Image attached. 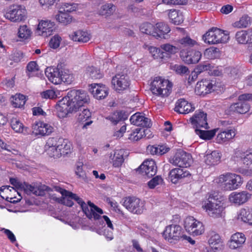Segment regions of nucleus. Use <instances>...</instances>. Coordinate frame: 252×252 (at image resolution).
I'll use <instances>...</instances> for the list:
<instances>
[{"label":"nucleus","mask_w":252,"mask_h":252,"mask_svg":"<svg viewBox=\"0 0 252 252\" xmlns=\"http://www.w3.org/2000/svg\"><path fill=\"white\" fill-rule=\"evenodd\" d=\"M54 189L56 191L60 192L62 196H69L71 199L76 201L81 207L82 211L85 215H88L89 216H91L90 213L88 212V206L87 204L80 198L76 194L73 193L72 192L68 191L65 189H63L60 187L55 186Z\"/></svg>","instance_id":"nucleus-15"},{"label":"nucleus","mask_w":252,"mask_h":252,"mask_svg":"<svg viewBox=\"0 0 252 252\" xmlns=\"http://www.w3.org/2000/svg\"><path fill=\"white\" fill-rule=\"evenodd\" d=\"M214 81L210 80L203 79L197 82L195 92L198 95H204L215 90Z\"/></svg>","instance_id":"nucleus-17"},{"label":"nucleus","mask_w":252,"mask_h":252,"mask_svg":"<svg viewBox=\"0 0 252 252\" xmlns=\"http://www.w3.org/2000/svg\"><path fill=\"white\" fill-rule=\"evenodd\" d=\"M205 43L209 44H217L226 42L229 37L225 31L217 28H212L203 36Z\"/></svg>","instance_id":"nucleus-3"},{"label":"nucleus","mask_w":252,"mask_h":252,"mask_svg":"<svg viewBox=\"0 0 252 252\" xmlns=\"http://www.w3.org/2000/svg\"><path fill=\"white\" fill-rule=\"evenodd\" d=\"M87 203V206L89 205L90 207V208L88 207V212L91 216H89L88 215H86V217L89 219L94 218V220H99L101 217L100 215L103 213V210L90 201H89Z\"/></svg>","instance_id":"nucleus-32"},{"label":"nucleus","mask_w":252,"mask_h":252,"mask_svg":"<svg viewBox=\"0 0 252 252\" xmlns=\"http://www.w3.org/2000/svg\"><path fill=\"white\" fill-rule=\"evenodd\" d=\"M77 8V4L76 3H65L62 6L59 10L68 13L75 11Z\"/></svg>","instance_id":"nucleus-55"},{"label":"nucleus","mask_w":252,"mask_h":252,"mask_svg":"<svg viewBox=\"0 0 252 252\" xmlns=\"http://www.w3.org/2000/svg\"><path fill=\"white\" fill-rule=\"evenodd\" d=\"M221 154L218 151H214L205 157V162L207 165L212 166L218 164L220 161Z\"/></svg>","instance_id":"nucleus-33"},{"label":"nucleus","mask_w":252,"mask_h":252,"mask_svg":"<svg viewBox=\"0 0 252 252\" xmlns=\"http://www.w3.org/2000/svg\"><path fill=\"white\" fill-rule=\"evenodd\" d=\"M191 155L182 150H178L173 157L170 159L171 163L181 168L189 167L192 163Z\"/></svg>","instance_id":"nucleus-8"},{"label":"nucleus","mask_w":252,"mask_h":252,"mask_svg":"<svg viewBox=\"0 0 252 252\" xmlns=\"http://www.w3.org/2000/svg\"><path fill=\"white\" fill-rule=\"evenodd\" d=\"M178 42L182 47L191 48L197 45V42L189 36L181 38L179 39Z\"/></svg>","instance_id":"nucleus-46"},{"label":"nucleus","mask_w":252,"mask_h":252,"mask_svg":"<svg viewBox=\"0 0 252 252\" xmlns=\"http://www.w3.org/2000/svg\"><path fill=\"white\" fill-rule=\"evenodd\" d=\"M62 82H63L67 84H70L73 81V75L67 70H62Z\"/></svg>","instance_id":"nucleus-53"},{"label":"nucleus","mask_w":252,"mask_h":252,"mask_svg":"<svg viewBox=\"0 0 252 252\" xmlns=\"http://www.w3.org/2000/svg\"><path fill=\"white\" fill-rule=\"evenodd\" d=\"M251 24V19L247 15L243 16L239 21L233 24V26L237 28H244Z\"/></svg>","instance_id":"nucleus-45"},{"label":"nucleus","mask_w":252,"mask_h":252,"mask_svg":"<svg viewBox=\"0 0 252 252\" xmlns=\"http://www.w3.org/2000/svg\"><path fill=\"white\" fill-rule=\"evenodd\" d=\"M207 113L199 110L195 112L189 120L191 125L196 128L195 129L201 127L208 129L209 127L207 123Z\"/></svg>","instance_id":"nucleus-14"},{"label":"nucleus","mask_w":252,"mask_h":252,"mask_svg":"<svg viewBox=\"0 0 252 252\" xmlns=\"http://www.w3.org/2000/svg\"><path fill=\"white\" fill-rule=\"evenodd\" d=\"M251 197V194L246 191L233 192L229 196L230 203L235 205H241L247 202Z\"/></svg>","instance_id":"nucleus-19"},{"label":"nucleus","mask_w":252,"mask_h":252,"mask_svg":"<svg viewBox=\"0 0 252 252\" xmlns=\"http://www.w3.org/2000/svg\"><path fill=\"white\" fill-rule=\"evenodd\" d=\"M237 219L252 225V208L241 209L238 213Z\"/></svg>","instance_id":"nucleus-31"},{"label":"nucleus","mask_w":252,"mask_h":252,"mask_svg":"<svg viewBox=\"0 0 252 252\" xmlns=\"http://www.w3.org/2000/svg\"><path fill=\"white\" fill-rule=\"evenodd\" d=\"M116 10V6L112 3L103 4L97 10V14L101 16H109L113 14Z\"/></svg>","instance_id":"nucleus-36"},{"label":"nucleus","mask_w":252,"mask_h":252,"mask_svg":"<svg viewBox=\"0 0 252 252\" xmlns=\"http://www.w3.org/2000/svg\"><path fill=\"white\" fill-rule=\"evenodd\" d=\"M90 101L88 93L83 90H72L67 95L59 100L56 105V109L60 117L64 118L68 114L81 110L85 105Z\"/></svg>","instance_id":"nucleus-1"},{"label":"nucleus","mask_w":252,"mask_h":252,"mask_svg":"<svg viewBox=\"0 0 252 252\" xmlns=\"http://www.w3.org/2000/svg\"><path fill=\"white\" fill-rule=\"evenodd\" d=\"M70 37L72 40L80 43L87 42L91 38L90 34L81 30L74 32L71 35H70Z\"/></svg>","instance_id":"nucleus-34"},{"label":"nucleus","mask_w":252,"mask_h":252,"mask_svg":"<svg viewBox=\"0 0 252 252\" xmlns=\"http://www.w3.org/2000/svg\"><path fill=\"white\" fill-rule=\"evenodd\" d=\"M45 73L49 80L55 84H60L62 83V70L58 67H47Z\"/></svg>","instance_id":"nucleus-24"},{"label":"nucleus","mask_w":252,"mask_h":252,"mask_svg":"<svg viewBox=\"0 0 252 252\" xmlns=\"http://www.w3.org/2000/svg\"><path fill=\"white\" fill-rule=\"evenodd\" d=\"M26 14V10L24 6L16 4L9 6L4 16L12 22H20L25 20Z\"/></svg>","instance_id":"nucleus-6"},{"label":"nucleus","mask_w":252,"mask_h":252,"mask_svg":"<svg viewBox=\"0 0 252 252\" xmlns=\"http://www.w3.org/2000/svg\"><path fill=\"white\" fill-rule=\"evenodd\" d=\"M162 50L169 54H175L178 51V48L170 44H163L160 46Z\"/></svg>","instance_id":"nucleus-58"},{"label":"nucleus","mask_w":252,"mask_h":252,"mask_svg":"<svg viewBox=\"0 0 252 252\" xmlns=\"http://www.w3.org/2000/svg\"><path fill=\"white\" fill-rule=\"evenodd\" d=\"M129 114L124 110L114 112L106 117L112 124L116 125L121 122H123L127 119Z\"/></svg>","instance_id":"nucleus-30"},{"label":"nucleus","mask_w":252,"mask_h":252,"mask_svg":"<svg viewBox=\"0 0 252 252\" xmlns=\"http://www.w3.org/2000/svg\"><path fill=\"white\" fill-rule=\"evenodd\" d=\"M10 182L15 188L23 189L27 194L30 195L32 194L37 196H43L45 191L50 190V188L45 185L34 187L26 183L22 184L15 178H10Z\"/></svg>","instance_id":"nucleus-4"},{"label":"nucleus","mask_w":252,"mask_h":252,"mask_svg":"<svg viewBox=\"0 0 252 252\" xmlns=\"http://www.w3.org/2000/svg\"><path fill=\"white\" fill-rule=\"evenodd\" d=\"M204 207L208 215L215 218L221 217L224 208L222 200L211 196L205 203Z\"/></svg>","instance_id":"nucleus-5"},{"label":"nucleus","mask_w":252,"mask_h":252,"mask_svg":"<svg viewBox=\"0 0 252 252\" xmlns=\"http://www.w3.org/2000/svg\"><path fill=\"white\" fill-rule=\"evenodd\" d=\"M211 65L207 62L204 63L203 64H200L195 68V70L199 74L201 72L207 70H209L211 67Z\"/></svg>","instance_id":"nucleus-63"},{"label":"nucleus","mask_w":252,"mask_h":252,"mask_svg":"<svg viewBox=\"0 0 252 252\" xmlns=\"http://www.w3.org/2000/svg\"><path fill=\"white\" fill-rule=\"evenodd\" d=\"M234 157L237 161H241L244 165H249L252 163V149L246 152L237 150L235 152Z\"/></svg>","instance_id":"nucleus-28"},{"label":"nucleus","mask_w":252,"mask_h":252,"mask_svg":"<svg viewBox=\"0 0 252 252\" xmlns=\"http://www.w3.org/2000/svg\"><path fill=\"white\" fill-rule=\"evenodd\" d=\"M123 205L127 210L136 214H141L144 210L143 203L134 196L124 198Z\"/></svg>","instance_id":"nucleus-9"},{"label":"nucleus","mask_w":252,"mask_h":252,"mask_svg":"<svg viewBox=\"0 0 252 252\" xmlns=\"http://www.w3.org/2000/svg\"><path fill=\"white\" fill-rule=\"evenodd\" d=\"M163 182V179L159 176H157L153 178L148 183V185L149 188L154 189L157 185L161 184Z\"/></svg>","instance_id":"nucleus-57"},{"label":"nucleus","mask_w":252,"mask_h":252,"mask_svg":"<svg viewBox=\"0 0 252 252\" xmlns=\"http://www.w3.org/2000/svg\"><path fill=\"white\" fill-rule=\"evenodd\" d=\"M27 75L31 77L32 75L31 73L37 71L38 70V66L35 62H30L27 66Z\"/></svg>","instance_id":"nucleus-62"},{"label":"nucleus","mask_w":252,"mask_h":252,"mask_svg":"<svg viewBox=\"0 0 252 252\" xmlns=\"http://www.w3.org/2000/svg\"><path fill=\"white\" fill-rule=\"evenodd\" d=\"M112 159L114 167H117L121 166L124 160L123 151L118 150L115 151Z\"/></svg>","instance_id":"nucleus-44"},{"label":"nucleus","mask_w":252,"mask_h":252,"mask_svg":"<svg viewBox=\"0 0 252 252\" xmlns=\"http://www.w3.org/2000/svg\"><path fill=\"white\" fill-rule=\"evenodd\" d=\"M190 175L186 169L180 168H175L170 170L169 173V179L173 184H177L182 179Z\"/></svg>","instance_id":"nucleus-22"},{"label":"nucleus","mask_w":252,"mask_h":252,"mask_svg":"<svg viewBox=\"0 0 252 252\" xmlns=\"http://www.w3.org/2000/svg\"><path fill=\"white\" fill-rule=\"evenodd\" d=\"M183 229L178 224L167 225L162 233V236L167 241L172 242L173 240H179L183 237Z\"/></svg>","instance_id":"nucleus-10"},{"label":"nucleus","mask_w":252,"mask_h":252,"mask_svg":"<svg viewBox=\"0 0 252 252\" xmlns=\"http://www.w3.org/2000/svg\"><path fill=\"white\" fill-rule=\"evenodd\" d=\"M136 171L143 176L151 178L157 173V168L154 160H146L136 169Z\"/></svg>","instance_id":"nucleus-12"},{"label":"nucleus","mask_w":252,"mask_h":252,"mask_svg":"<svg viewBox=\"0 0 252 252\" xmlns=\"http://www.w3.org/2000/svg\"><path fill=\"white\" fill-rule=\"evenodd\" d=\"M141 32L143 33H146L149 35H152L153 36L157 35L155 34L156 33V28L151 23H145L142 24L140 27Z\"/></svg>","instance_id":"nucleus-43"},{"label":"nucleus","mask_w":252,"mask_h":252,"mask_svg":"<svg viewBox=\"0 0 252 252\" xmlns=\"http://www.w3.org/2000/svg\"><path fill=\"white\" fill-rule=\"evenodd\" d=\"M184 226L187 231L194 236L201 235L204 230L202 223L192 217H188L185 219Z\"/></svg>","instance_id":"nucleus-11"},{"label":"nucleus","mask_w":252,"mask_h":252,"mask_svg":"<svg viewBox=\"0 0 252 252\" xmlns=\"http://www.w3.org/2000/svg\"><path fill=\"white\" fill-rule=\"evenodd\" d=\"M60 145H62V147L58 148L59 149L58 150H59L60 153H61V156L68 154V151L70 148V144L67 143V140L63 139V142Z\"/></svg>","instance_id":"nucleus-59"},{"label":"nucleus","mask_w":252,"mask_h":252,"mask_svg":"<svg viewBox=\"0 0 252 252\" xmlns=\"http://www.w3.org/2000/svg\"><path fill=\"white\" fill-rule=\"evenodd\" d=\"M57 147H48L47 149L48 154L51 157H54L56 158H60L61 157V153Z\"/></svg>","instance_id":"nucleus-61"},{"label":"nucleus","mask_w":252,"mask_h":252,"mask_svg":"<svg viewBox=\"0 0 252 252\" xmlns=\"http://www.w3.org/2000/svg\"><path fill=\"white\" fill-rule=\"evenodd\" d=\"M170 68L171 69L175 71L176 73L179 74H184L189 71V69L187 66L181 64H171Z\"/></svg>","instance_id":"nucleus-52"},{"label":"nucleus","mask_w":252,"mask_h":252,"mask_svg":"<svg viewBox=\"0 0 252 252\" xmlns=\"http://www.w3.org/2000/svg\"><path fill=\"white\" fill-rule=\"evenodd\" d=\"M61 40L62 38L61 36L58 34L55 35L50 39L49 43V46L52 48L57 49L59 47Z\"/></svg>","instance_id":"nucleus-56"},{"label":"nucleus","mask_w":252,"mask_h":252,"mask_svg":"<svg viewBox=\"0 0 252 252\" xmlns=\"http://www.w3.org/2000/svg\"><path fill=\"white\" fill-rule=\"evenodd\" d=\"M228 70L229 71V75L230 77L234 78L239 77L240 73V71L237 67H229L228 68Z\"/></svg>","instance_id":"nucleus-64"},{"label":"nucleus","mask_w":252,"mask_h":252,"mask_svg":"<svg viewBox=\"0 0 252 252\" xmlns=\"http://www.w3.org/2000/svg\"><path fill=\"white\" fill-rule=\"evenodd\" d=\"M112 84L116 91L120 92L128 88L130 80L126 74L118 73L113 77Z\"/></svg>","instance_id":"nucleus-13"},{"label":"nucleus","mask_w":252,"mask_h":252,"mask_svg":"<svg viewBox=\"0 0 252 252\" xmlns=\"http://www.w3.org/2000/svg\"><path fill=\"white\" fill-rule=\"evenodd\" d=\"M156 33L155 37L158 38H165V36L170 31V29L168 26L164 23L160 22L156 24Z\"/></svg>","instance_id":"nucleus-35"},{"label":"nucleus","mask_w":252,"mask_h":252,"mask_svg":"<svg viewBox=\"0 0 252 252\" xmlns=\"http://www.w3.org/2000/svg\"><path fill=\"white\" fill-rule=\"evenodd\" d=\"M55 30V24L50 20H42L38 25L36 33L44 36L50 35Z\"/></svg>","instance_id":"nucleus-18"},{"label":"nucleus","mask_w":252,"mask_h":252,"mask_svg":"<svg viewBox=\"0 0 252 252\" xmlns=\"http://www.w3.org/2000/svg\"><path fill=\"white\" fill-rule=\"evenodd\" d=\"M56 20L63 25L70 24L73 20L72 16L68 13L59 10V13L56 15Z\"/></svg>","instance_id":"nucleus-37"},{"label":"nucleus","mask_w":252,"mask_h":252,"mask_svg":"<svg viewBox=\"0 0 252 252\" xmlns=\"http://www.w3.org/2000/svg\"><path fill=\"white\" fill-rule=\"evenodd\" d=\"M41 97L45 99H53L57 97L56 93L53 90H48L40 93Z\"/></svg>","instance_id":"nucleus-60"},{"label":"nucleus","mask_w":252,"mask_h":252,"mask_svg":"<svg viewBox=\"0 0 252 252\" xmlns=\"http://www.w3.org/2000/svg\"><path fill=\"white\" fill-rule=\"evenodd\" d=\"M227 182L225 184L226 189L233 190L238 189L242 184L243 180L241 177L236 174L228 173Z\"/></svg>","instance_id":"nucleus-21"},{"label":"nucleus","mask_w":252,"mask_h":252,"mask_svg":"<svg viewBox=\"0 0 252 252\" xmlns=\"http://www.w3.org/2000/svg\"><path fill=\"white\" fill-rule=\"evenodd\" d=\"M18 37L23 39H28L32 35V32L27 25L21 26L18 30Z\"/></svg>","instance_id":"nucleus-41"},{"label":"nucleus","mask_w":252,"mask_h":252,"mask_svg":"<svg viewBox=\"0 0 252 252\" xmlns=\"http://www.w3.org/2000/svg\"><path fill=\"white\" fill-rule=\"evenodd\" d=\"M85 74L86 76L93 79H100L103 76L100 70L94 66H88L86 68Z\"/></svg>","instance_id":"nucleus-39"},{"label":"nucleus","mask_w":252,"mask_h":252,"mask_svg":"<svg viewBox=\"0 0 252 252\" xmlns=\"http://www.w3.org/2000/svg\"><path fill=\"white\" fill-rule=\"evenodd\" d=\"M217 129L211 130H202L199 129H195V132L199 137L205 140L211 139L215 135Z\"/></svg>","instance_id":"nucleus-40"},{"label":"nucleus","mask_w":252,"mask_h":252,"mask_svg":"<svg viewBox=\"0 0 252 252\" xmlns=\"http://www.w3.org/2000/svg\"><path fill=\"white\" fill-rule=\"evenodd\" d=\"M180 56L182 60L187 64L197 63L202 57L200 51L190 50L187 51L183 50L180 52Z\"/></svg>","instance_id":"nucleus-16"},{"label":"nucleus","mask_w":252,"mask_h":252,"mask_svg":"<svg viewBox=\"0 0 252 252\" xmlns=\"http://www.w3.org/2000/svg\"><path fill=\"white\" fill-rule=\"evenodd\" d=\"M235 39L239 44H246L249 42V37L247 31H241L236 32Z\"/></svg>","instance_id":"nucleus-47"},{"label":"nucleus","mask_w":252,"mask_h":252,"mask_svg":"<svg viewBox=\"0 0 252 252\" xmlns=\"http://www.w3.org/2000/svg\"><path fill=\"white\" fill-rule=\"evenodd\" d=\"M235 135L234 128L221 129L217 136L216 141L218 143H223L233 138Z\"/></svg>","instance_id":"nucleus-29"},{"label":"nucleus","mask_w":252,"mask_h":252,"mask_svg":"<svg viewBox=\"0 0 252 252\" xmlns=\"http://www.w3.org/2000/svg\"><path fill=\"white\" fill-rule=\"evenodd\" d=\"M78 111H80L77 117V120L79 122L84 123L91 117V112L87 108H85V107H83L81 110L80 109Z\"/></svg>","instance_id":"nucleus-49"},{"label":"nucleus","mask_w":252,"mask_h":252,"mask_svg":"<svg viewBox=\"0 0 252 252\" xmlns=\"http://www.w3.org/2000/svg\"><path fill=\"white\" fill-rule=\"evenodd\" d=\"M194 107L192 104L188 103L185 99L181 98L176 103L174 110L176 112L183 114H186L193 111Z\"/></svg>","instance_id":"nucleus-27"},{"label":"nucleus","mask_w":252,"mask_h":252,"mask_svg":"<svg viewBox=\"0 0 252 252\" xmlns=\"http://www.w3.org/2000/svg\"><path fill=\"white\" fill-rule=\"evenodd\" d=\"M34 132L36 135H48L53 131V127L50 125L43 122H37L32 126Z\"/></svg>","instance_id":"nucleus-23"},{"label":"nucleus","mask_w":252,"mask_h":252,"mask_svg":"<svg viewBox=\"0 0 252 252\" xmlns=\"http://www.w3.org/2000/svg\"><path fill=\"white\" fill-rule=\"evenodd\" d=\"M169 18L175 25H179L183 22L182 16L179 15V11L175 9H171L168 13Z\"/></svg>","instance_id":"nucleus-42"},{"label":"nucleus","mask_w":252,"mask_h":252,"mask_svg":"<svg viewBox=\"0 0 252 252\" xmlns=\"http://www.w3.org/2000/svg\"><path fill=\"white\" fill-rule=\"evenodd\" d=\"M11 128L16 132H23L24 126L23 124L16 118H13L10 120Z\"/></svg>","instance_id":"nucleus-48"},{"label":"nucleus","mask_w":252,"mask_h":252,"mask_svg":"<svg viewBox=\"0 0 252 252\" xmlns=\"http://www.w3.org/2000/svg\"><path fill=\"white\" fill-rule=\"evenodd\" d=\"M221 243L220 235L215 232H211L210 238L209 239V243L211 247H214L215 249H217L218 247H216V246L220 245Z\"/></svg>","instance_id":"nucleus-50"},{"label":"nucleus","mask_w":252,"mask_h":252,"mask_svg":"<svg viewBox=\"0 0 252 252\" xmlns=\"http://www.w3.org/2000/svg\"><path fill=\"white\" fill-rule=\"evenodd\" d=\"M89 90L94 96L97 99H104L108 94V88L103 84H92L90 86Z\"/></svg>","instance_id":"nucleus-20"},{"label":"nucleus","mask_w":252,"mask_h":252,"mask_svg":"<svg viewBox=\"0 0 252 252\" xmlns=\"http://www.w3.org/2000/svg\"><path fill=\"white\" fill-rule=\"evenodd\" d=\"M246 240L245 235L240 232L233 234L229 241V247L232 250L241 248Z\"/></svg>","instance_id":"nucleus-25"},{"label":"nucleus","mask_w":252,"mask_h":252,"mask_svg":"<svg viewBox=\"0 0 252 252\" xmlns=\"http://www.w3.org/2000/svg\"><path fill=\"white\" fill-rule=\"evenodd\" d=\"M63 142V138L59 137H51L49 138L47 142V146L48 147H57L61 148Z\"/></svg>","instance_id":"nucleus-51"},{"label":"nucleus","mask_w":252,"mask_h":252,"mask_svg":"<svg viewBox=\"0 0 252 252\" xmlns=\"http://www.w3.org/2000/svg\"><path fill=\"white\" fill-rule=\"evenodd\" d=\"M130 121L132 124L138 126L150 127L151 126V120L140 113L133 115L130 117Z\"/></svg>","instance_id":"nucleus-26"},{"label":"nucleus","mask_w":252,"mask_h":252,"mask_svg":"<svg viewBox=\"0 0 252 252\" xmlns=\"http://www.w3.org/2000/svg\"><path fill=\"white\" fill-rule=\"evenodd\" d=\"M239 102L231 104L229 110L240 114H245L249 111V104L246 101L252 100V94H244L239 96Z\"/></svg>","instance_id":"nucleus-7"},{"label":"nucleus","mask_w":252,"mask_h":252,"mask_svg":"<svg viewBox=\"0 0 252 252\" xmlns=\"http://www.w3.org/2000/svg\"><path fill=\"white\" fill-rule=\"evenodd\" d=\"M25 95L21 94H16L11 98V103L15 108H20L23 106L26 102Z\"/></svg>","instance_id":"nucleus-38"},{"label":"nucleus","mask_w":252,"mask_h":252,"mask_svg":"<svg viewBox=\"0 0 252 252\" xmlns=\"http://www.w3.org/2000/svg\"><path fill=\"white\" fill-rule=\"evenodd\" d=\"M172 86L169 80L156 77L151 83L150 89L153 94L164 97L169 95Z\"/></svg>","instance_id":"nucleus-2"},{"label":"nucleus","mask_w":252,"mask_h":252,"mask_svg":"<svg viewBox=\"0 0 252 252\" xmlns=\"http://www.w3.org/2000/svg\"><path fill=\"white\" fill-rule=\"evenodd\" d=\"M142 128H137L135 129L130 134H129L128 139L133 141H137L144 137L143 133L141 132Z\"/></svg>","instance_id":"nucleus-54"}]
</instances>
